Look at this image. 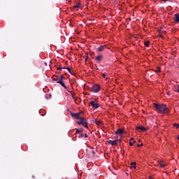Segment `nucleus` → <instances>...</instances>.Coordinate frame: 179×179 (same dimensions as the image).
Returning <instances> with one entry per match:
<instances>
[{
	"mask_svg": "<svg viewBox=\"0 0 179 179\" xmlns=\"http://www.w3.org/2000/svg\"><path fill=\"white\" fill-rule=\"evenodd\" d=\"M154 107L159 114H169L170 113V108H167V106L164 103L157 104L155 103Z\"/></svg>",
	"mask_w": 179,
	"mask_h": 179,
	"instance_id": "1",
	"label": "nucleus"
},
{
	"mask_svg": "<svg viewBox=\"0 0 179 179\" xmlns=\"http://www.w3.org/2000/svg\"><path fill=\"white\" fill-rule=\"evenodd\" d=\"M77 124L78 125H83V127H84L85 128H89V127L87 126V120H86L85 117H81L80 119V121L77 122Z\"/></svg>",
	"mask_w": 179,
	"mask_h": 179,
	"instance_id": "2",
	"label": "nucleus"
},
{
	"mask_svg": "<svg viewBox=\"0 0 179 179\" xmlns=\"http://www.w3.org/2000/svg\"><path fill=\"white\" fill-rule=\"evenodd\" d=\"M100 85L95 84L91 87V91L93 93H99V92H100Z\"/></svg>",
	"mask_w": 179,
	"mask_h": 179,
	"instance_id": "3",
	"label": "nucleus"
},
{
	"mask_svg": "<svg viewBox=\"0 0 179 179\" xmlns=\"http://www.w3.org/2000/svg\"><path fill=\"white\" fill-rule=\"evenodd\" d=\"M121 142V139H116L115 141L113 140H110L108 141L109 145H111L112 146H117V145H118V143H120Z\"/></svg>",
	"mask_w": 179,
	"mask_h": 179,
	"instance_id": "4",
	"label": "nucleus"
},
{
	"mask_svg": "<svg viewBox=\"0 0 179 179\" xmlns=\"http://www.w3.org/2000/svg\"><path fill=\"white\" fill-rule=\"evenodd\" d=\"M90 104L92 106V108H94L95 110H97V108L100 107V103L96 102L95 101H91Z\"/></svg>",
	"mask_w": 179,
	"mask_h": 179,
	"instance_id": "5",
	"label": "nucleus"
},
{
	"mask_svg": "<svg viewBox=\"0 0 179 179\" xmlns=\"http://www.w3.org/2000/svg\"><path fill=\"white\" fill-rule=\"evenodd\" d=\"M71 115L76 118V120H80L82 118L80 113H73Z\"/></svg>",
	"mask_w": 179,
	"mask_h": 179,
	"instance_id": "6",
	"label": "nucleus"
},
{
	"mask_svg": "<svg viewBox=\"0 0 179 179\" xmlns=\"http://www.w3.org/2000/svg\"><path fill=\"white\" fill-rule=\"evenodd\" d=\"M115 135H123L124 131L122 129H118L115 132Z\"/></svg>",
	"mask_w": 179,
	"mask_h": 179,
	"instance_id": "7",
	"label": "nucleus"
},
{
	"mask_svg": "<svg viewBox=\"0 0 179 179\" xmlns=\"http://www.w3.org/2000/svg\"><path fill=\"white\" fill-rule=\"evenodd\" d=\"M173 19H174L175 23H179V14L178 13L175 14V17Z\"/></svg>",
	"mask_w": 179,
	"mask_h": 179,
	"instance_id": "8",
	"label": "nucleus"
},
{
	"mask_svg": "<svg viewBox=\"0 0 179 179\" xmlns=\"http://www.w3.org/2000/svg\"><path fill=\"white\" fill-rule=\"evenodd\" d=\"M96 59L97 60L98 62H101V61H103V55H99L96 56Z\"/></svg>",
	"mask_w": 179,
	"mask_h": 179,
	"instance_id": "9",
	"label": "nucleus"
},
{
	"mask_svg": "<svg viewBox=\"0 0 179 179\" xmlns=\"http://www.w3.org/2000/svg\"><path fill=\"white\" fill-rule=\"evenodd\" d=\"M57 83H59V85H61V86H62V87H64V89H67V87L65 85V83H64V81L59 80L57 81Z\"/></svg>",
	"mask_w": 179,
	"mask_h": 179,
	"instance_id": "10",
	"label": "nucleus"
},
{
	"mask_svg": "<svg viewBox=\"0 0 179 179\" xmlns=\"http://www.w3.org/2000/svg\"><path fill=\"white\" fill-rule=\"evenodd\" d=\"M136 129H140L141 131H143V132H145V131H148V129H146V127H143V126L137 127Z\"/></svg>",
	"mask_w": 179,
	"mask_h": 179,
	"instance_id": "11",
	"label": "nucleus"
},
{
	"mask_svg": "<svg viewBox=\"0 0 179 179\" xmlns=\"http://www.w3.org/2000/svg\"><path fill=\"white\" fill-rule=\"evenodd\" d=\"M105 48H106V46L101 45L100 47L98 48V51H99V52H101V51H104Z\"/></svg>",
	"mask_w": 179,
	"mask_h": 179,
	"instance_id": "12",
	"label": "nucleus"
},
{
	"mask_svg": "<svg viewBox=\"0 0 179 179\" xmlns=\"http://www.w3.org/2000/svg\"><path fill=\"white\" fill-rule=\"evenodd\" d=\"M159 166H160V167H161L162 169H166V167H167V164H162V162H159Z\"/></svg>",
	"mask_w": 179,
	"mask_h": 179,
	"instance_id": "13",
	"label": "nucleus"
},
{
	"mask_svg": "<svg viewBox=\"0 0 179 179\" xmlns=\"http://www.w3.org/2000/svg\"><path fill=\"white\" fill-rule=\"evenodd\" d=\"M131 169H134V170L136 169V162L131 163Z\"/></svg>",
	"mask_w": 179,
	"mask_h": 179,
	"instance_id": "14",
	"label": "nucleus"
},
{
	"mask_svg": "<svg viewBox=\"0 0 179 179\" xmlns=\"http://www.w3.org/2000/svg\"><path fill=\"white\" fill-rule=\"evenodd\" d=\"M69 93H71V97L73 99H75L76 97V94L75 92H73L72 91H69Z\"/></svg>",
	"mask_w": 179,
	"mask_h": 179,
	"instance_id": "15",
	"label": "nucleus"
},
{
	"mask_svg": "<svg viewBox=\"0 0 179 179\" xmlns=\"http://www.w3.org/2000/svg\"><path fill=\"white\" fill-rule=\"evenodd\" d=\"M80 5H82L80 3H77L74 6L73 8H78L79 9H80Z\"/></svg>",
	"mask_w": 179,
	"mask_h": 179,
	"instance_id": "16",
	"label": "nucleus"
},
{
	"mask_svg": "<svg viewBox=\"0 0 179 179\" xmlns=\"http://www.w3.org/2000/svg\"><path fill=\"white\" fill-rule=\"evenodd\" d=\"M83 136H85V138H87V134H79V138H83Z\"/></svg>",
	"mask_w": 179,
	"mask_h": 179,
	"instance_id": "17",
	"label": "nucleus"
},
{
	"mask_svg": "<svg viewBox=\"0 0 179 179\" xmlns=\"http://www.w3.org/2000/svg\"><path fill=\"white\" fill-rule=\"evenodd\" d=\"M95 123L96 124V125H100L101 124V121L95 120Z\"/></svg>",
	"mask_w": 179,
	"mask_h": 179,
	"instance_id": "18",
	"label": "nucleus"
},
{
	"mask_svg": "<svg viewBox=\"0 0 179 179\" xmlns=\"http://www.w3.org/2000/svg\"><path fill=\"white\" fill-rule=\"evenodd\" d=\"M149 44H150V42L149 41H146L144 43V45H145V47H149Z\"/></svg>",
	"mask_w": 179,
	"mask_h": 179,
	"instance_id": "19",
	"label": "nucleus"
},
{
	"mask_svg": "<svg viewBox=\"0 0 179 179\" xmlns=\"http://www.w3.org/2000/svg\"><path fill=\"white\" fill-rule=\"evenodd\" d=\"M102 76H103V78H104V79H106V80H107V79H108V77H107V74H106V73H103V74H102Z\"/></svg>",
	"mask_w": 179,
	"mask_h": 179,
	"instance_id": "20",
	"label": "nucleus"
},
{
	"mask_svg": "<svg viewBox=\"0 0 179 179\" xmlns=\"http://www.w3.org/2000/svg\"><path fill=\"white\" fill-rule=\"evenodd\" d=\"M78 99L80 100V98H79L78 96H76L75 99H73L76 103H77V101H78Z\"/></svg>",
	"mask_w": 179,
	"mask_h": 179,
	"instance_id": "21",
	"label": "nucleus"
},
{
	"mask_svg": "<svg viewBox=\"0 0 179 179\" xmlns=\"http://www.w3.org/2000/svg\"><path fill=\"white\" fill-rule=\"evenodd\" d=\"M62 69H63L62 66H59L57 67V71H62Z\"/></svg>",
	"mask_w": 179,
	"mask_h": 179,
	"instance_id": "22",
	"label": "nucleus"
},
{
	"mask_svg": "<svg viewBox=\"0 0 179 179\" xmlns=\"http://www.w3.org/2000/svg\"><path fill=\"white\" fill-rule=\"evenodd\" d=\"M67 71L69 72V73H71L72 75V70H71V68L68 67Z\"/></svg>",
	"mask_w": 179,
	"mask_h": 179,
	"instance_id": "23",
	"label": "nucleus"
},
{
	"mask_svg": "<svg viewBox=\"0 0 179 179\" xmlns=\"http://www.w3.org/2000/svg\"><path fill=\"white\" fill-rule=\"evenodd\" d=\"M63 79H66V78H65V77H64V76H61L59 80H63Z\"/></svg>",
	"mask_w": 179,
	"mask_h": 179,
	"instance_id": "24",
	"label": "nucleus"
},
{
	"mask_svg": "<svg viewBox=\"0 0 179 179\" xmlns=\"http://www.w3.org/2000/svg\"><path fill=\"white\" fill-rule=\"evenodd\" d=\"M81 131L79 129H76V134H79L80 135Z\"/></svg>",
	"mask_w": 179,
	"mask_h": 179,
	"instance_id": "25",
	"label": "nucleus"
},
{
	"mask_svg": "<svg viewBox=\"0 0 179 179\" xmlns=\"http://www.w3.org/2000/svg\"><path fill=\"white\" fill-rule=\"evenodd\" d=\"M173 126L176 127V129L179 128V124H174Z\"/></svg>",
	"mask_w": 179,
	"mask_h": 179,
	"instance_id": "26",
	"label": "nucleus"
},
{
	"mask_svg": "<svg viewBox=\"0 0 179 179\" xmlns=\"http://www.w3.org/2000/svg\"><path fill=\"white\" fill-rule=\"evenodd\" d=\"M137 146H138V148H141V147L143 146V143L138 144Z\"/></svg>",
	"mask_w": 179,
	"mask_h": 179,
	"instance_id": "27",
	"label": "nucleus"
},
{
	"mask_svg": "<svg viewBox=\"0 0 179 179\" xmlns=\"http://www.w3.org/2000/svg\"><path fill=\"white\" fill-rule=\"evenodd\" d=\"M91 152H92V154L93 155V156H94V155H96V151L92 150Z\"/></svg>",
	"mask_w": 179,
	"mask_h": 179,
	"instance_id": "28",
	"label": "nucleus"
},
{
	"mask_svg": "<svg viewBox=\"0 0 179 179\" xmlns=\"http://www.w3.org/2000/svg\"><path fill=\"white\" fill-rule=\"evenodd\" d=\"M129 145H130V146H134V143H133L132 141H131V142L129 143Z\"/></svg>",
	"mask_w": 179,
	"mask_h": 179,
	"instance_id": "29",
	"label": "nucleus"
},
{
	"mask_svg": "<svg viewBox=\"0 0 179 179\" xmlns=\"http://www.w3.org/2000/svg\"><path fill=\"white\" fill-rule=\"evenodd\" d=\"M162 29H163V28H162V27H161V28H160V29H159V30H158V31H159V34H160V33H162Z\"/></svg>",
	"mask_w": 179,
	"mask_h": 179,
	"instance_id": "30",
	"label": "nucleus"
},
{
	"mask_svg": "<svg viewBox=\"0 0 179 179\" xmlns=\"http://www.w3.org/2000/svg\"><path fill=\"white\" fill-rule=\"evenodd\" d=\"M53 80H55V82H57V80H58V78H53Z\"/></svg>",
	"mask_w": 179,
	"mask_h": 179,
	"instance_id": "31",
	"label": "nucleus"
},
{
	"mask_svg": "<svg viewBox=\"0 0 179 179\" xmlns=\"http://www.w3.org/2000/svg\"><path fill=\"white\" fill-rule=\"evenodd\" d=\"M62 69H68V67L64 66Z\"/></svg>",
	"mask_w": 179,
	"mask_h": 179,
	"instance_id": "32",
	"label": "nucleus"
},
{
	"mask_svg": "<svg viewBox=\"0 0 179 179\" xmlns=\"http://www.w3.org/2000/svg\"><path fill=\"white\" fill-rule=\"evenodd\" d=\"M157 72H160V67L157 69Z\"/></svg>",
	"mask_w": 179,
	"mask_h": 179,
	"instance_id": "33",
	"label": "nucleus"
},
{
	"mask_svg": "<svg viewBox=\"0 0 179 179\" xmlns=\"http://www.w3.org/2000/svg\"><path fill=\"white\" fill-rule=\"evenodd\" d=\"M134 141V138H130V141Z\"/></svg>",
	"mask_w": 179,
	"mask_h": 179,
	"instance_id": "34",
	"label": "nucleus"
},
{
	"mask_svg": "<svg viewBox=\"0 0 179 179\" xmlns=\"http://www.w3.org/2000/svg\"><path fill=\"white\" fill-rule=\"evenodd\" d=\"M163 2H167L169 0H162Z\"/></svg>",
	"mask_w": 179,
	"mask_h": 179,
	"instance_id": "35",
	"label": "nucleus"
},
{
	"mask_svg": "<svg viewBox=\"0 0 179 179\" xmlns=\"http://www.w3.org/2000/svg\"><path fill=\"white\" fill-rule=\"evenodd\" d=\"M136 143V141H133V144Z\"/></svg>",
	"mask_w": 179,
	"mask_h": 179,
	"instance_id": "36",
	"label": "nucleus"
},
{
	"mask_svg": "<svg viewBox=\"0 0 179 179\" xmlns=\"http://www.w3.org/2000/svg\"><path fill=\"white\" fill-rule=\"evenodd\" d=\"M66 90H67V92H71V90H68V88H67V89H66Z\"/></svg>",
	"mask_w": 179,
	"mask_h": 179,
	"instance_id": "37",
	"label": "nucleus"
},
{
	"mask_svg": "<svg viewBox=\"0 0 179 179\" xmlns=\"http://www.w3.org/2000/svg\"><path fill=\"white\" fill-rule=\"evenodd\" d=\"M159 37H163V36L162 34H159Z\"/></svg>",
	"mask_w": 179,
	"mask_h": 179,
	"instance_id": "38",
	"label": "nucleus"
},
{
	"mask_svg": "<svg viewBox=\"0 0 179 179\" xmlns=\"http://www.w3.org/2000/svg\"><path fill=\"white\" fill-rule=\"evenodd\" d=\"M167 94H170V92H168Z\"/></svg>",
	"mask_w": 179,
	"mask_h": 179,
	"instance_id": "39",
	"label": "nucleus"
},
{
	"mask_svg": "<svg viewBox=\"0 0 179 179\" xmlns=\"http://www.w3.org/2000/svg\"><path fill=\"white\" fill-rule=\"evenodd\" d=\"M138 142H141V140H139Z\"/></svg>",
	"mask_w": 179,
	"mask_h": 179,
	"instance_id": "40",
	"label": "nucleus"
},
{
	"mask_svg": "<svg viewBox=\"0 0 179 179\" xmlns=\"http://www.w3.org/2000/svg\"><path fill=\"white\" fill-rule=\"evenodd\" d=\"M150 179H153V178H150Z\"/></svg>",
	"mask_w": 179,
	"mask_h": 179,
	"instance_id": "41",
	"label": "nucleus"
}]
</instances>
